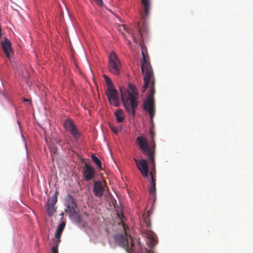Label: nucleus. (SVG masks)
Wrapping results in <instances>:
<instances>
[{"label":"nucleus","mask_w":253,"mask_h":253,"mask_svg":"<svg viewBox=\"0 0 253 253\" xmlns=\"http://www.w3.org/2000/svg\"><path fill=\"white\" fill-rule=\"evenodd\" d=\"M143 59L141 61V68L142 74H144V84L141 88L142 92H144L148 87L150 81L151 89L150 93L147 95L146 99L143 102V108L145 111L148 112L150 117L152 123L153 122V117L155 114V107L154 101L155 80L153 72L150 63L147 62L146 56L144 53L143 49H142Z\"/></svg>","instance_id":"nucleus-1"},{"label":"nucleus","mask_w":253,"mask_h":253,"mask_svg":"<svg viewBox=\"0 0 253 253\" xmlns=\"http://www.w3.org/2000/svg\"><path fill=\"white\" fill-rule=\"evenodd\" d=\"M136 142L142 153L148 158L150 166V174L151 176V185L149 187V193L150 194L153 195L155 200L156 196V170L154 150V148L151 149L150 148L147 139L143 136L137 137Z\"/></svg>","instance_id":"nucleus-2"},{"label":"nucleus","mask_w":253,"mask_h":253,"mask_svg":"<svg viewBox=\"0 0 253 253\" xmlns=\"http://www.w3.org/2000/svg\"><path fill=\"white\" fill-rule=\"evenodd\" d=\"M120 90L125 109L128 113H131L132 116H134L138 106V96L136 87L129 84L127 91L124 87H120Z\"/></svg>","instance_id":"nucleus-3"},{"label":"nucleus","mask_w":253,"mask_h":253,"mask_svg":"<svg viewBox=\"0 0 253 253\" xmlns=\"http://www.w3.org/2000/svg\"><path fill=\"white\" fill-rule=\"evenodd\" d=\"M115 239L120 245L125 249L127 253H132L133 252L134 244L132 239L130 236L127 237L126 232L125 235H117Z\"/></svg>","instance_id":"nucleus-4"},{"label":"nucleus","mask_w":253,"mask_h":253,"mask_svg":"<svg viewBox=\"0 0 253 253\" xmlns=\"http://www.w3.org/2000/svg\"><path fill=\"white\" fill-rule=\"evenodd\" d=\"M108 68L109 71L115 75H119L121 73V62L113 51L111 52L109 55Z\"/></svg>","instance_id":"nucleus-5"},{"label":"nucleus","mask_w":253,"mask_h":253,"mask_svg":"<svg viewBox=\"0 0 253 253\" xmlns=\"http://www.w3.org/2000/svg\"><path fill=\"white\" fill-rule=\"evenodd\" d=\"M65 211L70 216H73L77 213V207L75 199L71 195H68L66 199Z\"/></svg>","instance_id":"nucleus-6"},{"label":"nucleus","mask_w":253,"mask_h":253,"mask_svg":"<svg viewBox=\"0 0 253 253\" xmlns=\"http://www.w3.org/2000/svg\"><path fill=\"white\" fill-rule=\"evenodd\" d=\"M136 167L141 172L142 176L143 177H147L149 175V167L148 162L146 159H141L138 160L134 158Z\"/></svg>","instance_id":"nucleus-7"},{"label":"nucleus","mask_w":253,"mask_h":253,"mask_svg":"<svg viewBox=\"0 0 253 253\" xmlns=\"http://www.w3.org/2000/svg\"><path fill=\"white\" fill-rule=\"evenodd\" d=\"M64 126L67 131L72 134L75 140L79 139L81 136L80 132L72 120H66L64 122Z\"/></svg>","instance_id":"nucleus-8"},{"label":"nucleus","mask_w":253,"mask_h":253,"mask_svg":"<svg viewBox=\"0 0 253 253\" xmlns=\"http://www.w3.org/2000/svg\"><path fill=\"white\" fill-rule=\"evenodd\" d=\"M106 94L110 104L116 107H118L120 105L118 91L115 88H107Z\"/></svg>","instance_id":"nucleus-9"},{"label":"nucleus","mask_w":253,"mask_h":253,"mask_svg":"<svg viewBox=\"0 0 253 253\" xmlns=\"http://www.w3.org/2000/svg\"><path fill=\"white\" fill-rule=\"evenodd\" d=\"M95 175V170L88 164H85L84 168L83 176L85 181H89L92 179Z\"/></svg>","instance_id":"nucleus-10"},{"label":"nucleus","mask_w":253,"mask_h":253,"mask_svg":"<svg viewBox=\"0 0 253 253\" xmlns=\"http://www.w3.org/2000/svg\"><path fill=\"white\" fill-rule=\"evenodd\" d=\"M93 191L95 196L98 197H101L102 196L104 191V188L100 181H94Z\"/></svg>","instance_id":"nucleus-11"},{"label":"nucleus","mask_w":253,"mask_h":253,"mask_svg":"<svg viewBox=\"0 0 253 253\" xmlns=\"http://www.w3.org/2000/svg\"><path fill=\"white\" fill-rule=\"evenodd\" d=\"M65 227V222H62L58 226L56 233L55 234V237L58 239H60L61 234ZM58 242H60V240H59Z\"/></svg>","instance_id":"nucleus-12"},{"label":"nucleus","mask_w":253,"mask_h":253,"mask_svg":"<svg viewBox=\"0 0 253 253\" xmlns=\"http://www.w3.org/2000/svg\"><path fill=\"white\" fill-rule=\"evenodd\" d=\"M141 2L144 6V12L146 16H148L150 8V1L149 0H141Z\"/></svg>","instance_id":"nucleus-13"},{"label":"nucleus","mask_w":253,"mask_h":253,"mask_svg":"<svg viewBox=\"0 0 253 253\" xmlns=\"http://www.w3.org/2000/svg\"><path fill=\"white\" fill-rule=\"evenodd\" d=\"M123 113V111L121 109H118L115 112V115L116 118V120L119 123H122L124 120V117L122 115Z\"/></svg>","instance_id":"nucleus-14"},{"label":"nucleus","mask_w":253,"mask_h":253,"mask_svg":"<svg viewBox=\"0 0 253 253\" xmlns=\"http://www.w3.org/2000/svg\"><path fill=\"white\" fill-rule=\"evenodd\" d=\"M92 161L94 162L97 167L100 169H102V164L99 159L94 154L91 156Z\"/></svg>","instance_id":"nucleus-15"},{"label":"nucleus","mask_w":253,"mask_h":253,"mask_svg":"<svg viewBox=\"0 0 253 253\" xmlns=\"http://www.w3.org/2000/svg\"><path fill=\"white\" fill-rule=\"evenodd\" d=\"M55 205H51L46 204L47 207V214L49 216H52L53 214L55 211V208L54 207Z\"/></svg>","instance_id":"nucleus-16"},{"label":"nucleus","mask_w":253,"mask_h":253,"mask_svg":"<svg viewBox=\"0 0 253 253\" xmlns=\"http://www.w3.org/2000/svg\"><path fill=\"white\" fill-rule=\"evenodd\" d=\"M103 77L105 79L106 84L107 85V88H115L113 83L112 82L111 79L106 75H103Z\"/></svg>","instance_id":"nucleus-17"},{"label":"nucleus","mask_w":253,"mask_h":253,"mask_svg":"<svg viewBox=\"0 0 253 253\" xmlns=\"http://www.w3.org/2000/svg\"><path fill=\"white\" fill-rule=\"evenodd\" d=\"M57 201V193L56 192L54 195L48 200L47 204L48 205H55Z\"/></svg>","instance_id":"nucleus-18"},{"label":"nucleus","mask_w":253,"mask_h":253,"mask_svg":"<svg viewBox=\"0 0 253 253\" xmlns=\"http://www.w3.org/2000/svg\"><path fill=\"white\" fill-rule=\"evenodd\" d=\"M150 135H151V137L152 138V143H153V146L150 147V148L151 149H153L154 148V153L155 152V148H156V144H155V141L154 140V137L155 136V132L152 130V129H151L150 130ZM149 146H150L149 145Z\"/></svg>","instance_id":"nucleus-19"},{"label":"nucleus","mask_w":253,"mask_h":253,"mask_svg":"<svg viewBox=\"0 0 253 253\" xmlns=\"http://www.w3.org/2000/svg\"><path fill=\"white\" fill-rule=\"evenodd\" d=\"M109 126L111 130L116 134H117L121 130L120 128H118L112 124H110Z\"/></svg>","instance_id":"nucleus-20"},{"label":"nucleus","mask_w":253,"mask_h":253,"mask_svg":"<svg viewBox=\"0 0 253 253\" xmlns=\"http://www.w3.org/2000/svg\"><path fill=\"white\" fill-rule=\"evenodd\" d=\"M144 221L146 223V227L147 229V230H149L151 228V222L149 217H146L144 218Z\"/></svg>","instance_id":"nucleus-21"},{"label":"nucleus","mask_w":253,"mask_h":253,"mask_svg":"<svg viewBox=\"0 0 253 253\" xmlns=\"http://www.w3.org/2000/svg\"><path fill=\"white\" fill-rule=\"evenodd\" d=\"M74 218L76 221L78 223L81 222L82 220V218L81 216L78 213V211H77V213L75 215H74L73 216H71Z\"/></svg>","instance_id":"nucleus-22"},{"label":"nucleus","mask_w":253,"mask_h":253,"mask_svg":"<svg viewBox=\"0 0 253 253\" xmlns=\"http://www.w3.org/2000/svg\"><path fill=\"white\" fill-rule=\"evenodd\" d=\"M52 253H58L57 246L56 247H55V246L52 247Z\"/></svg>","instance_id":"nucleus-23"},{"label":"nucleus","mask_w":253,"mask_h":253,"mask_svg":"<svg viewBox=\"0 0 253 253\" xmlns=\"http://www.w3.org/2000/svg\"><path fill=\"white\" fill-rule=\"evenodd\" d=\"M126 30V29L125 26H121L119 28L120 31L123 34H124V31H125Z\"/></svg>","instance_id":"nucleus-24"},{"label":"nucleus","mask_w":253,"mask_h":253,"mask_svg":"<svg viewBox=\"0 0 253 253\" xmlns=\"http://www.w3.org/2000/svg\"><path fill=\"white\" fill-rule=\"evenodd\" d=\"M96 3L100 6L102 5L103 1L102 0H94Z\"/></svg>","instance_id":"nucleus-25"},{"label":"nucleus","mask_w":253,"mask_h":253,"mask_svg":"<svg viewBox=\"0 0 253 253\" xmlns=\"http://www.w3.org/2000/svg\"><path fill=\"white\" fill-rule=\"evenodd\" d=\"M23 100H24V101H25V102H28V101H29V99H26V98H23Z\"/></svg>","instance_id":"nucleus-26"},{"label":"nucleus","mask_w":253,"mask_h":253,"mask_svg":"<svg viewBox=\"0 0 253 253\" xmlns=\"http://www.w3.org/2000/svg\"><path fill=\"white\" fill-rule=\"evenodd\" d=\"M152 240L153 242H155V237L152 236Z\"/></svg>","instance_id":"nucleus-27"},{"label":"nucleus","mask_w":253,"mask_h":253,"mask_svg":"<svg viewBox=\"0 0 253 253\" xmlns=\"http://www.w3.org/2000/svg\"><path fill=\"white\" fill-rule=\"evenodd\" d=\"M123 227H124V230L126 231V226H125V225L124 224H123Z\"/></svg>","instance_id":"nucleus-28"}]
</instances>
